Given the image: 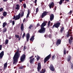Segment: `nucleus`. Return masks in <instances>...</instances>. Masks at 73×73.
Segmentation results:
<instances>
[{
    "mask_svg": "<svg viewBox=\"0 0 73 73\" xmlns=\"http://www.w3.org/2000/svg\"><path fill=\"white\" fill-rule=\"evenodd\" d=\"M19 53H21V51H17L15 55L13 57V64L16 65L17 62H18V59L20 57V54Z\"/></svg>",
    "mask_w": 73,
    "mask_h": 73,
    "instance_id": "nucleus-1",
    "label": "nucleus"
},
{
    "mask_svg": "<svg viewBox=\"0 0 73 73\" xmlns=\"http://www.w3.org/2000/svg\"><path fill=\"white\" fill-rule=\"evenodd\" d=\"M72 30L70 29H69L68 32L67 33V34L66 35V37L67 38H68L70 36H71L70 39H68L69 43L70 44V45H71L72 42H73V36H72Z\"/></svg>",
    "mask_w": 73,
    "mask_h": 73,
    "instance_id": "nucleus-2",
    "label": "nucleus"
},
{
    "mask_svg": "<svg viewBox=\"0 0 73 73\" xmlns=\"http://www.w3.org/2000/svg\"><path fill=\"white\" fill-rule=\"evenodd\" d=\"M47 23V21H46L44 22L43 23H42L40 26V29L38 31V33H44L45 32V27H44L46 26Z\"/></svg>",
    "mask_w": 73,
    "mask_h": 73,
    "instance_id": "nucleus-3",
    "label": "nucleus"
},
{
    "mask_svg": "<svg viewBox=\"0 0 73 73\" xmlns=\"http://www.w3.org/2000/svg\"><path fill=\"white\" fill-rule=\"evenodd\" d=\"M51 53H50L44 58V63H46L51 58Z\"/></svg>",
    "mask_w": 73,
    "mask_h": 73,
    "instance_id": "nucleus-4",
    "label": "nucleus"
},
{
    "mask_svg": "<svg viewBox=\"0 0 73 73\" xmlns=\"http://www.w3.org/2000/svg\"><path fill=\"white\" fill-rule=\"evenodd\" d=\"M26 56L25 54H23L21 56L20 58V61L21 62H24V61L25 60V57Z\"/></svg>",
    "mask_w": 73,
    "mask_h": 73,
    "instance_id": "nucleus-5",
    "label": "nucleus"
},
{
    "mask_svg": "<svg viewBox=\"0 0 73 73\" xmlns=\"http://www.w3.org/2000/svg\"><path fill=\"white\" fill-rule=\"evenodd\" d=\"M61 24V23L60 22H57L56 23L54 24L52 27V28H54V27L58 28L60 27V25Z\"/></svg>",
    "mask_w": 73,
    "mask_h": 73,
    "instance_id": "nucleus-6",
    "label": "nucleus"
},
{
    "mask_svg": "<svg viewBox=\"0 0 73 73\" xmlns=\"http://www.w3.org/2000/svg\"><path fill=\"white\" fill-rule=\"evenodd\" d=\"M41 68V63L38 62V67H37V70L38 72H40V69Z\"/></svg>",
    "mask_w": 73,
    "mask_h": 73,
    "instance_id": "nucleus-7",
    "label": "nucleus"
},
{
    "mask_svg": "<svg viewBox=\"0 0 73 73\" xmlns=\"http://www.w3.org/2000/svg\"><path fill=\"white\" fill-rule=\"evenodd\" d=\"M46 15H47V12L46 11H44L42 14L41 18L42 19L43 17H44L45 16H46Z\"/></svg>",
    "mask_w": 73,
    "mask_h": 73,
    "instance_id": "nucleus-8",
    "label": "nucleus"
},
{
    "mask_svg": "<svg viewBox=\"0 0 73 73\" xmlns=\"http://www.w3.org/2000/svg\"><path fill=\"white\" fill-rule=\"evenodd\" d=\"M54 3L53 2H52L51 3H50L49 5L50 9L53 8V7H54Z\"/></svg>",
    "mask_w": 73,
    "mask_h": 73,
    "instance_id": "nucleus-9",
    "label": "nucleus"
},
{
    "mask_svg": "<svg viewBox=\"0 0 73 73\" xmlns=\"http://www.w3.org/2000/svg\"><path fill=\"white\" fill-rule=\"evenodd\" d=\"M61 40L60 39H58L56 42V45L57 46H58L59 45L61 44Z\"/></svg>",
    "mask_w": 73,
    "mask_h": 73,
    "instance_id": "nucleus-10",
    "label": "nucleus"
},
{
    "mask_svg": "<svg viewBox=\"0 0 73 73\" xmlns=\"http://www.w3.org/2000/svg\"><path fill=\"white\" fill-rule=\"evenodd\" d=\"M54 15L53 14H52L51 15H50V21H52V20H54Z\"/></svg>",
    "mask_w": 73,
    "mask_h": 73,
    "instance_id": "nucleus-11",
    "label": "nucleus"
},
{
    "mask_svg": "<svg viewBox=\"0 0 73 73\" xmlns=\"http://www.w3.org/2000/svg\"><path fill=\"white\" fill-rule=\"evenodd\" d=\"M49 68L51 71H54V67L53 64H50V66L49 67Z\"/></svg>",
    "mask_w": 73,
    "mask_h": 73,
    "instance_id": "nucleus-12",
    "label": "nucleus"
},
{
    "mask_svg": "<svg viewBox=\"0 0 73 73\" xmlns=\"http://www.w3.org/2000/svg\"><path fill=\"white\" fill-rule=\"evenodd\" d=\"M26 36L27 37L26 38L27 42H28L29 40V38H30V34H29V33H27V34L26 35Z\"/></svg>",
    "mask_w": 73,
    "mask_h": 73,
    "instance_id": "nucleus-13",
    "label": "nucleus"
},
{
    "mask_svg": "<svg viewBox=\"0 0 73 73\" xmlns=\"http://www.w3.org/2000/svg\"><path fill=\"white\" fill-rule=\"evenodd\" d=\"M21 15V14L19 13L18 15H17L16 16L15 19V20H19V19H20V15Z\"/></svg>",
    "mask_w": 73,
    "mask_h": 73,
    "instance_id": "nucleus-14",
    "label": "nucleus"
},
{
    "mask_svg": "<svg viewBox=\"0 0 73 73\" xmlns=\"http://www.w3.org/2000/svg\"><path fill=\"white\" fill-rule=\"evenodd\" d=\"M4 51H3L0 53V58H2L3 57V56L4 55Z\"/></svg>",
    "mask_w": 73,
    "mask_h": 73,
    "instance_id": "nucleus-15",
    "label": "nucleus"
},
{
    "mask_svg": "<svg viewBox=\"0 0 73 73\" xmlns=\"http://www.w3.org/2000/svg\"><path fill=\"white\" fill-rule=\"evenodd\" d=\"M68 53H69V51H66V49H64L63 50V54L64 55H66V54H68Z\"/></svg>",
    "mask_w": 73,
    "mask_h": 73,
    "instance_id": "nucleus-16",
    "label": "nucleus"
},
{
    "mask_svg": "<svg viewBox=\"0 0 73 73\" xmlns=\"http://www.w3.org/2000/svg\"><path fill=\"white\" fill-rule=\"evenodd\" d=\"M65 1H67V2H69V0H65ZM62 1H64L65 0H60V2H59L60 5H61L62 4Z\"/></svg>",
    "mask_w": 73,
    "mask_h": 73,
    "instance_id": "nucleus-17",
    "label": "nucleus"
},
{
    "mask_svg": "<svg viewBox=\"0 0 73 73\" xmlns=\"http://www.w3.org/2000/svg\"><path fill=\"white\" fill-rule=\"evenodd\" d=\"M21 29L22 32H23V31H24V24H23V23L21 25Z\"/></svg>",
    "mask_w": 73,
    "mask_h": 73,
    "instance_id": "nucleus-18",
    "label": "nucleus"
},
{
    "mask_svg": "<svg viewBox=\"0 0 73 73\" xmlns=\"http://www.w3.org/2000/svg\"><path fill=\"white\" fill-rule=\"evenodd\" d=\"M28 13L27 14V18H28V17L29 18V15H30V13H31V12H30V11L29 10V9H28Z\"/></svg>",
    "mask_w": 73,
    "mask_h": 73,
    "instance_id": "nucleus-19",
    "label": "nucleus"
},
{
    "mask_svg": "<svg viewBox=\"0 0 73 73\" xmlns=\"http://www.w3.org/2000/svg\"><path fill=\"white\" fill-rule=\"evenodd\" d=\"M34 39H35V36L33 35L31 37V38L30 39V41H31L32 42H33Z\"/></svg>",
    "mask_w": 73,
    "mask_h": 73,
    "instance_id": "nucleus-20",
    "label": "nucleus"
},
{
    "mask_svg": "<svg viewBox=\"0 0 73 73\" xmlns=\"http://www.w3.org/2000/svg\"><path fill=\"white\" fill-rule=\"evenodd\" d=\"M7 65H8V64H7V62H6V63H5L4 64V70H5V69L7 68Z\"/></svg>",
    "mask_w": 73,
    "mask_h": 73,
    "instance_id": "nucleus-21",
    "label": "nucleus"
},
{
    "mask_svg": "<svg viewBox=\"0 0 73 73\" xmlns=\"http://www.w3.org/2000/svg\"><path fill=\"white\" fill-rule=\"evenodd\" d=\"M34 60L35 58H34L30 59V63L31 64H33V62L34 61Z\"/></svg>",
    "mask_w": 73,
    "mask_h": 73,
    "instance_id": "nucleus-22",
    "label": "nucleus"
},
{
    "mask_svg": "<svg viewBox=\"0 0 73 73\" xmlns=\"http://www.w3.org/2000/svg\"><path fill=\"white\" fill-rule=\"evenodd\" d=\"M70 60H71V56H68V58H67V61L69 62V61H70Z\"/></svg>",
    "mask_w": 73,
    "mask_h": 73,
    "instance_id": "nucleus-23",
    "label": "nucleus"
},
{
    "mask_svg": "<svg viewBox=\"0 0 73 73\" xmlns=\"http://www.w3.org/2000/svg\"><path fill=\"white\" fill-rule=\"evenodd\" d=\"M7 25V23H5V22H4L3 23V24L2 25L3 28H4V27H5V26H6V25Z\"/></svg>",
    "mask_w": 73,
    "mask_h": 73,
    "instance_id": "nucleus-24",
    "label": "nucleus"
},
{
    "mask_svg": "<svg viewBox=\"0 0 73 73\" xmlns=\"http://www.w3.org/2000/svg\"><path fill=\"white\" fill-rule=\"evenodd\" d=\"M7 13L5 11H4L3 12V15L4 17H5L6 16H7Z\"/></svg>",
    "mask_w": 73,
    "mask_h": 73,
    "instance_id": "nucleus-25",
    "label": "nucleus"
},
{
    "mask_svg": "<svg viewBox=\"0 0 73 73\" xmlns=\"http://www.w3.org/2000/svg\"><path fill=\"white\" fill-rule=\"evenodd\" d=\"M7 28H4L3 30V33H5V32H7Z\"/></svg>",
    "mask_w": 73,
    "mask_h": 73,
    "instance_id": "nucleus-26",
    "label": "nucleus"
},
{
    "mask_svg": "<svg viewBox=\"0 0 73 73\" xmlns=\"http://www.w3.org/2000/svg\"><path fill=\"white\" fill-rule=\"evenodd\" d=\"M36 58V61H38V60H40V56L38 55H37Z\"/></svg>",
    "mask_w": 73,
    "mask_h": 73,
    "instance_id": "nucleus-27",
    "label": "nucleus"
},
{
    "mask_svg": "<svg viewBox=\"0 0 73 73\" xmlns=\"http://www.w3.org/2000/svg\"><path fill=\"white\" fill-rule=\"evenodd\" d=\"M16 7H16L15 8V9H17V10H19V9H20V8H19V5H16Z\"/></svg>",
    "mask_w": 73,
    "mask_h": 73,
    "instance_id": "nucleus-28",
    "label": "nucleus"
},
{
    "mask_svg": "<svg viewBox=\"0 0 73 73\" xmlns=\"http://www.w3.org/2000/svg\"><path fill=\"white\" fill-rule=\"evenodd\" d=\"M64 30V27H62L60 29V33H62V32H63Z\"/></svg>",
    "mask_w": 73,
    "mask_h": 73,
    "instance_id": "nucleus-29",
    "label": "nucleus"
},
{
    "mask_svg": "<svg viewBox=\"0 0 73 73\" xmlns=\"http://www.w3.org/2000/svg\"><path fill=\"white\" fill-rule=\"evenodd\" d=\"M45 72V69H42V71H40V73H44Z\"/></svg>",
    "mask_w": 73,
    "mask_h": 73,
    "instance_id": "nucleus-30",
    "label": "nucleus"
},
{
    "mask_svg": "<svg viewBox=\"0 0 73 73\" xmlns=\"http://www.w3.org/2000/svg\"><path fill=\"white\" fill-rule=\"evenodd\" d=\"M50 21H48V27H48V28H49L50 27Z\"/></svg>",
    "mask_w": 73,
    "mask_h": 73,
    "instance_id": "nucleus-31",
    "label": "nucleus"
},
{
    "mask_svg": "<svg viewBox=\"0 0 73 73\" xmlns=\"http://www.w3.org/2000/svg\"><path fill=\"white\" fill-rule=\"evenodd\" d=\"M33 27V25H32V24H31L28 27V28L29 29H31V28H32Z\"/></svg>",
    "mask_w": 73,
    "mask_h": 73,
    "instance_id": "nucleus-32",
    "label": "nucleus"
},
{
    "mask_svg": "<svg viewBox=\"0 0 73 73\" xmlns=\"http://www.w3.org/2000/svg\"><path fill=\"white\" fill-rule=\"evenodd\" d=\"M73 12V11H72V10H70L69 13H68V15H71L72 14V13Z\"/></svg>",
    "mask_w": 73,
    "mask_h": 73,
    "instance_id": "nucleus-33",
    "label": "nucleus"
},
{
    "mask_svg": "<svg viewBox=\"0 0 73 73\" xmlns=\"http://www.w3.org/2000/svg\"><path fill=\"white\" fill-rule=\"evenodd\" d=\"M8 42H9V40H8L6 39L5 41V44H8Z\"/></svg>",
    "mask_w": 73,
    "mask_h": 73,
    "instance_id": "nucleus-34",
    "label": "nucleus"
},
{
    "mask_svg": "<svg viewBox=\"0 0 73 73\" xmlns=\"http://www.w3.org/2000/svg\"><path fill=\"white\" fill-rule=\"evenodd\" d=\"M52 58L53 60H54V59H55L56 58V56L55 54H54L53 56H52Z\"/></svg>",
    "mask_w": 73,
    "mask_h": 73,
    "instance_id": "nucleus-35",
    "label": "nucleus"
},
{
    "mask_svg": "<svg viewBox=\"0 0 73 73\" xmlns=\"http://www.w3.org/2000/svg\"><path fill=\"white\" fill-rule=\"evenodd\" d=\"M70 68L71 69H73V64H71L70 66Z\"/></svg>",
    "mask_w": 73,
    "mask_h": 73,
    "instance_id": "nucleus-36",
    "label": "nucleus"
},
{
    "mask_svg": "<svg viewBox=\"0 0 73 73\" xmlns=\"http://www.w3.org/2000/svg\"><path fill=\"white\" fill-rule=\"evenodd\" d=\"M15 38H19V35H15Z\"/></svg>",
    "mask_w": 73,
    "mask_h": 73,
    "instance_id": "nucleus-37",
    "label": "nucleus"
},
{
    "mask_svg": "<svg viewBox=\"0 0 73 73\" xmlns=\"http://www.w3.org/2000/svg\"><path fill=\"white\" fill-rule=\"evenodd\" d=\"M24 11H23L22 12H21V17H23L24 16Z\"/></svg>",
    "mask_w": 73,
    "mask_h": 73,
    "instance_id": "nucleus-38",
    "label": "nucleus"
},
{
    "mask_svg": "<svg viewBox=\"0 0 73 73\" xmlns=\"http://www.w3.org/2000/svg\"><path fill=\"white\" fill-rule=\"evenodd\" d=\"M23 6L24 8H26V7H27V6L26 5V4L24 3L23 4Z\"/></svg>",
    "mask_w": 73,
    "mask_h": 73,
    "instance_id": "nucleus-39",
    "label": "nucleus"
},
{
    "mask_svg": "<svg viewBox=\"0 0 73 73\" xmlns=\"http://www.w3.org/2000/svg\"><path fill=\"white\" fill-rule=\"evenodd\" d=\"M25 36V33H24L23 34V35L22 36V37L23 38H24V36Z\"/></svg>",
    "mask_w": 73,
    "mask_h": 73,
    "instance_id": "nucleus-40",
    "label": "nucleus"
},
{
    "mask_svg": "<svg viewBox=\"0 0 73 73\" xmlns=\"http://www.w3.org/2000/svg\"><path fill=\"white\" fill-rule=\"evenodd\" d=\"M38 12V8L36 9V13H37Z\"/></svg>",
    "mask_w": 73,
    "mask_h": 73,
    "instance_id": "nucleus-41",
    "label": "nucleus"
},
{
    "mask_svg": "<svg viewBox=\"0 0 73 73\" xmlns=\"http://www.w3.org/2000/svg\"><path fill=\"white\" fill-rule=\"evenodd\" d=\"M23 66H20L19 68V69H23Z\"/></svg>",
    "mask_w": 73,
    "mask_h": 73,
    "instance_id": "nucleus-42",
    "label": "nucleus"
},
{
    "mask_svg": "<svg viewBox=\"0 0 73 73\" xmlns=\"http://www.w3.org/2000/svg\"><path fill=\"white\" fill-rule=\"evenodd\" d=\"M27 49V47H26L25 46L23 48V50H25V49Z\"/></svg>",
    "mask_w": 73,
    "mask_h": 73,
    "instance_id": "nucleus-43",
    "label": "nucleus"
},
{
    "mask_svg": "<svg viewBox=\"0 0 73 73\" xmlns=\"http://www.w3.org/2000/svg\"><path fill=\"white\" fill-rule=\"evenodd\" d=\"M48 37L49 38H51L52 37V35L51 34H49L48 35Z\"/></svg>",
    "mask_w": 73,
    "mask_h": 73,
    "instance_id": "nucleus-44",
    "label": "nucleus"
},
{
    "mask_svg": "<svg viewBox=\"0 0 73 73\" xmlns=\"http://www.w3.org/2000/svg\"><path fill=\"white\" fill-rule=\"evenodd\" d=\"M2 49V45L1 44L0 45V50H1Z\"/></svg>",
    "mask_w": 73,
    "mask_h": 73,
    "instance_id": "nucleus-45",
    "label": "nucleus"
},
{
    "mask_svg": "<svg viewBox=\"0 0 73 73\" xmlns=\"http://www.w3.org/2000/svg\"><path fill=\"white\" fill-rule=\"evenodd\" d=\"M3 11V8H1L0 9V12H2Z\"/></svg>",
    "mask_w": 73,
    "mask_h": 73,
    "instance_id": "nucleus-46",
    "label": "nucleus"
},
{
    "mask_svg": "<svg viewBox=\"0 0 73 73\" xmlns=\"http://www.w3.org/2000/svg\"><path fill=\"white\" fill-rule=\"evenodd\" d=\"M12 23L13 25H15V21H13Z\"/></svg>",
    "mask_w": 73,
    "mask_h": 73,
    "instance_id": "nucleus-47",
    "label": "nucleus"
},
{
    "mask_svg": "<svg viewBox=\"0 0 73 73\" xmlns=\"http://www.w3.org/2000/svg\"><path fill=\"white\" fill-rule=\"evenodd\" d=\"M39 25L40 26V24H39V23H37V25H36L37 27H38V26Z\"/></svg>",
    "mask_w": 73,
    "mask_h": 73,
    "instance_id": "nucleus-48",
    "label": "nucleus"
},
{
    "mask_svg": "<svg viewBox=\"0 0 73 73\" xmlns=\"http://www.w3.org/2000/svg\"><path fill=\"white\" fill-rule=\"evenodd\" d=\"M9 21L10 23H12V20H10Z\"/></svg>",
    "mask_w": 73,
    "mask_h": 73,
    "instance_id": "nucleus-49",
    "label": "nucleus"
},
{
    "mask_svg": "<svg viewBox=\"0 0 73 73\" xmlns=\"http://www.w3.org/2000/svg\"><path fill=\"white\" fill-rule=\"evenodd\" d=\"M15 18H16V16L15 15H14L13 16V20L15 19Z\"/></svg>",
    "mask_w": 73,
    "mask_h": 73,
    "instance_id": "nucleus-50",
    "label": "nucleus"
},
{
    "mask_svg": "<svg viewBox=\"0 0 73 73\" xmlns=\"http://www.w3.org/2000/svg\"><path fill=\"white\" fill-rule=\"evenodd\" d=\"M33 56H32L31 57H29L30 58V59H31V58H33Z\"/></svg>",
    "mask_w": 73,
    "mask_h": 73,
    "instance_id": "nucleus-51",
    "label": "nucleus"
},
{
    "mask_svg": "<svg viewBox=\"0 0 73 73\" xmlns=\"http://www.w3.org/2000/svg\"><path fill=\"white\" fill-rule=\"evenodd\" d=\"M37 0H35V3L36 4V3H37Z\"/></svg>",
    "mask_w": 73,
    "mask_h": 73,
    "instance_id": "nucleus-52",
    "label": "nucleus"
},
{
    "mask_svg": "<svg viewBox=\"0 0 73 73\" xmlns=\"http://www.w3.org/2000/svg\"><path fill=\"white\" fill-rule=\"evenodd\" d=\"M19 1L20 2V3H21L23 1V0H19Z\"/></svg>",
    "mask_w": 73,
    "mask_h": 73,
    "instance_id": "nucleus-53",
    "label": "nucleus"
},
{
    "mask_svg": "<svg viewBox=\"0 0 73 73\" xmlns=\"http://www.w3.org/2000/svg\"><path fill=\"white\" fill-rule=\"evenodd\" d=\"M44 36L46 38V37H48V35H44Z\"/></svg>",
    "mask_w": 73,
    "mask_h": 73,
    "instance_id": "nucleus-54",
    "label": "nucleus"
},
{
    "mask_svg": "<svg viewBox=\"0 0 73 73\" xmlns=\"http://www.w3.org/2000/svg\"><path fill=\"white\" fill-rule=\"evenodd\" d=\"M56 8H57V7L56 6H55V8H54V10L55 11L56 10Z\"/></svg>",
    "mask_w": 73,
    "mask_h": 73,
    "instance_id": "nucleus-55",
    "label": "nucleus"
},
{
    "mask_svg": "<svg viewBox=\"0 0 73 73\" xmlns=\"http://www.w3.org/2000/svg\"><path fill=\"white\" fill-rule=\"evenodd\" d=\"M30 5L31 7H33V4H31Z\"/></svg>",
    "mask_w": 73,
    "mask_h": 73,
    "instance_id": "nucleus-56",
    "label": "nucleus"
},
{
    "mask_svg": "<svg viewBox=\"0 0 73 73\" xmlns=\"http://www.w3.org/2000/svg\"><path fill=\"white\" fill-rule=\"evenodd\" d=\"M27 66L28 67H29V63H28V64H27Z\"/></svg>",
    "mask_w": 73,
    "mask_h": 73,
    "instance_id": "nucleus-57",
    "label": "nucleus"
},
{
    "mask_svg": "<svg viewBox=\"0 0 73 73\" xmlns=\"http://www.w3.org/2000/svg\"><path fill=\"white\" fill-rule=\"evenodd\" d=\"M8 0H3V1H4V2H5L6 1H7Z\"/></svg>",
    "mask_w": 73,
    "mask_h": 73,
    "instance_id": "nucleus-58",
    "label": "nucleus"
},
{
    "mask_svg": "<svg viewBox=\"0 0 73 73\" xmlns=\"http://www.w3.org/2000/svg\"><path fill=\"white\" fill-rule=\"evenodd\" d=\"M1 19H4V17L3 16L2 17H1Z\"/></svg>",
    "mask_w": 73,
    "mask_h": 73,
    "instance_id": "nucleus-59",
    "label": "nucleus"
},
{
    "mask_svg": "<svg viewBox=\"0 0 73 73\" xmlns=\"http://www.w3.org/2000/svg\"><path fill=\"white\" fill-rule=\"evenodd\" d=\"M25 19H24L23 20V23H24V22H25Z\"/></svg>",
    "mask_w": 73,
    "mask_h": 73,
    "instance_id": "nucleus-60",
    "label": "nucleus"
},
{
    "mask_svg": "<svg viewBox=\"0 0 73 73\" xmlns=\"http://www.w3.org/2000/svg\"><path fill=\"white\" fill-rule=\"evenodd\" d=\"M35 4V6H37V3H36Z\"/></svg>",
    "mask_w": 73,
    "mask_h": 73,
    "instance_id": "nucleus-61",
    "label": "nucleus"
},
{
    "mask_svg": "<svg viewBox=\"0 0 73 73\" xmlns=\"http://www.w3.org/2000/svg\"><path fill=\"white\" fill-rule=\"evenodd\" d=\"M60 15H62V14H61V13H60Z\"/></svg>",
    "mask_w": 73,
    "mask_h": 73,
    "instance_id": "nucleus-62",
    "label": "nucleus"
},
{
    "mask_svg": "<svg viewBox=\"0 0 73 73\" xmlns=\"http://www.w3.org/2000/svg\"><path fill=\"white\" fill-rule=\"evenodd\" d=\"M68 48H70V46H68Z\"/></svg>",
    "mask_w": 73,
    "mask_h": 73,
    "instance_id": "nucleus-63",
    "label": "nucleus"
},
{
    "mask_svg": "<svg viewBox=\"0 0 73 73\" xmlns=\"http://www.w3.org/2000/svg\"><path fill=\"white\" fill-rule=\"evenodd\" d=\"M15 73H16V71H15Z\"/></svg>",
    "mask_w": 73,
    "mask_h": 73,
    "instance_id": "nucleus-64",
    "label": "nucleus"
}]
</instances>
